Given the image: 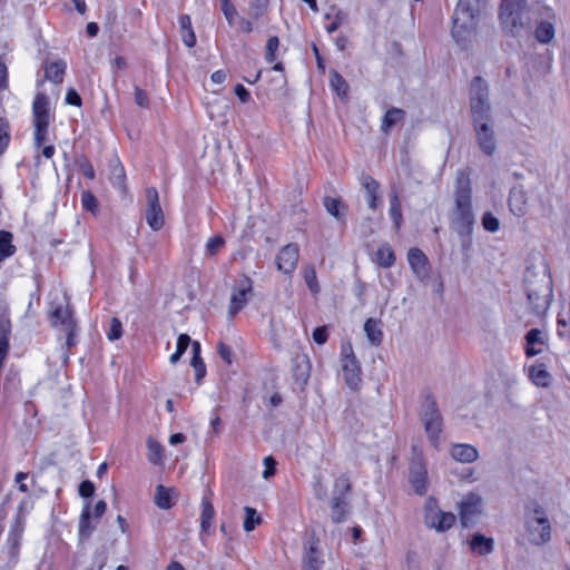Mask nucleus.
<instances>
[{
	"instance_id": "nucleus-1",
	"label": "nucleus",
	"mask_w": 570,
	"mask_h": 570,
	"mask_svg": "<svg viewBox=\"0 0 570 570\" xmlns=\"http://www.w3.org/2000/svg\"><path fill=\"white\" fill-rule=\"evenodd\" d=\"M451 228L460 236H469L474 225L472 188L469 175L459 170L454 190V207L450 213Z\"/></svg>"
},
{
	"instance_id": "nucleus-2",
	"label": "nucleus",
	"mask_w": 570,
	"mask_h": 570,
	"mask_svg": "<svg viewBox=\"0 0 570 570\" xmlns=\"http://www.w3.org/2000/svg\"><path fill=\"white\" fill-rule=\"evenodd\" d=\"M527 308L537 316H543L553 298L552 278L547 269H528L524 277Z\"/></svg>"
},
{
	"instance_id": "nucleus-3",
	"label": "nucleus",
	"mask_w": 570,
	"mask_h": 570,
	"mask_svg": "<svg viewBox=\"0 0 570 570\" xmlns=\"http://www.w3.org/2000/svg\"><path fill=\"white\" fill-rule=\"evenodd\" d=\"M550 17V8L537 4L527 9L520 0L504 3L501 7L500 21L502 27L512 35H519L528 26L530 19Z\"/></svg>"
},
{
	"instance_id": "nucleus-4",
	"label": "nucleus",
	"mask_w": 570,
	"mask_h": 570,
	"mask_svg": "<svg viewBox=\"0 0 570 570\" xmlns=\"http://www.w3.org/2000/svg\"><path fill=\"white\" fill-rule=\"evenodd\" d=\"M479 0H459L453 13L451 35L461 47H466L475 33Z\"/></svg>"
},
{
	"instance_id": "nucleus-5",
	"label": "nucleus",
	"mask_w": 570,
	"mask_h": 570,
	"mask_svg": "<svg viewBox=\"0 0 570 570\" xmlns=\"http://www.w3.org/2000/svg\"><path fill=\"white\" fill-rule=\"evenodd\" d=\"M525 529L532 544L543 546L551 539L550 522L544 509L538 502H532L527 507Z\"/></svg>"
},
{
	"instance_id": "nucleus-6",
	"label": "nucleus",
	"mask_w": 570,
	"mask_h": 570,
	"mask_svg": "<svg viewBox=\"0 0 570 570\" xmlns=\"http://www.w3.org/2000/svg\"><path fill=\"white\" fill-rule=\"evenodd\" d=\"M52 120L50 114L49 98L39 92L36 95L32 102V122L35 127L33 144L40 148L46 141L49 140V126Z\"/></svg>"
},
{
	"instance_id": "nucleus-7",
	"label": "nucleus",
	"mask_w": 570,
	"mask_h": 570,
	"mask_svg": "<svg viewBox=\"0 0 570 570\" xmlns=\"http://www.w3.org/2000/svg\"><path fill=\"white\" fill-rule=\"evenodd\" d=\"M421 420L425 433L433 448L439 449L441 444L442 416L433 397L428 396L421 410Z\"/></svg>"
},
{
	"instance_id": "nucleus-8",
	"label": "nucleus",
	"mask_w": 570,
	"mask_h": 570,
	"mask_svg": "<svg viewBox=\"0 0 570 570\" xmlns=\"http://www.w3.org/2000/svg\"><path fill=\"white\" fill-rule=\"evenodd\" d=\"M470 104L473 119L490 120L489 88L481 77H475L471 82Z\"/></svg>"
},
{
	"instance_id": "nucleus-9",
	"label": "nucleus",
	"mask_w": 570,
	"mask_h": 570,
	"mask_svg": "<svg viewBox=\"0 0 570 570\" xmlns=\"http://www.w3.org/2000/svg\"><path fill=\"white\" fill-rule=\"evenodd\" d=\"M341 364L345 383L352 390L358 389L362 383V370L350 342H344L341 346Z\"/></svg>"
},
{
	"instance_id": "nucleus-10",
	"label": "nucleus",
	"mask_w": 570,
	"mask_h": 570,
	"mask_svg": "<svg viewBox=\"0 0 570 570\" xmlns=\"http://www.w3.org/2000/svg\"><path fill=\"white\" fill-rule=\"evenodd\" d=\"M455 522V515L452 512L442 511L434 498H429L424 504V523L428 528L438 532H445Z\"/></svg>"
},
{
	"instance_id": "nucleus-11",
	"label": "nucleus",
	"mask_w": 570,
	"mask_h": 570,
	"mask_svg": "<svg viewBox=\"0 0 570 570\" xmlns=\"http://www.w3.org/2000/svg\"><path fill=\"white\" fill-rule=\"evenodd\" d=\"M51 323L56 327H60L67 334V343L71 345V336L73 334L76 323L72 312L67 302L52 304L50 311Z\"/></svg>"
},
{
	"instance_id": "nucleus-12",
	"label": "nucleus",
	"mask_w": 570,
	"mask_h": 570,
	"mask_svg": "<svg viewBox=\"0 0 570 570\" xmlns=\"http://www.w3.org/2000/svg\"><path fill=\"white\" fill-rule=\"evenodd\" d=\"M146 222L153 230L157 232L165 224V215L159 204V195L156 188L149 187L146 189Z\"/></svg>"
},
{
	"instance_id": "nucleus-13",
	"label": "nucleus",
	"mask_w": 570,
	"mask_h": 570,
	"mask_svg": "<svg viewBox=\"0 0 570 570\" xmlns=\"http://www.w3.org/2000/svg\"><path fill=\"white\" fill-rule=\"evenodd\" d=\"M253 282L249 277L243 276L233 287L228 314L235 316L247 304L248 295L252 294Z\"/></svg>"
},
{
	"instance_id": "nucleus-14",
	"label": "nucleus",
	"mask_w": 570,
	"mask_h": 570,
	"mask_svg": "<svg viewBox=\"0 0 570 570\" xmlns=\"http://www.w3.org/2000/svg\"><path fill=\"white\" fill-rule=\"evenodd\" d=\"M482 512V499L476 493H468L459 503V514L463 527L471 525Z\"/></svg>"
},
{
	"instance_id": "nucleus-15",
	"label": "nucleus",
	"mask_w": 570,
	"mask_h": 570,
	"mask_svg": "<svg viewBox=\"0 0 570 570\" xmlns=\"http://www.w3.org/2000/svg\"><path fill=\"white\" fill-rule=\"evenodd\" d=\"M490 120L473 119L476 141L480 149L488 156H492L497 149V141Z\"/></svg>"
},
{
	"instance_id": "nucleus-16",
	"label": "nucleus",
	"mask_w": 570,
	"mask_h": 570,
	"mask_svg": "<svg viewBox=\"0 0 570 570\" xmlns=\"http://www.w3.org/2000/svg\"><path fill=\"white\" fill-rule=\"evenodd\" d=\"M299 258V248L297 244H287L276 257L277 269L284 274L292 275Z\"/></svg>"
},
{
	"instance_id": "nucleus-17",
	"label": "nucleus",
	"mask_w": 570,
	"mask_h": 570,
	"mask_svg": "<svg viewBox=\"0 0 570 570\" xmlns=\"http://www.w3.org/2000/svg\"><path fill=\"white\" fill-rule=\"evenodd\" d=\"M410 482L417 494L423 495L426 493L429 484L428 471L421 459L413 461L411 464Z\"/></svg>"
},
{
	"instance_id": "nucleus-18",
	"label": "nucleus",
	"mask_w": 570,
	"mask_h": 570,
	"mask_svg": "<svg viewBox=\"0 0 570 570\" xmlns=\"http://www.w3.org/2000/svg\"><path fill=\"white\" fill-rule=\"evenodd\" d=\"M407 261L413 273L420 279L428 278L430 275V266L426 255L419 248H411L407 253Z\"/></svg>"
},
{
	"instance_id": "nucleus-19",
	"label": "nucleus",
	"mask_w": 570,
	"mask_h": 570,
	"mask_svg": "<svg viewBox=\"0 0 570 570\" xmlns=\"http://www.w3.org/2000/svg\"><path fill=\"white\" fill-rule=\"evenodd\" d=\"M510 212L517 217H523L529 212L527 193L522 188H513L509 195Z\"/></svg>"
},
{
	"instance_id": "nucleus-20",
	"label": "nucleus",
	"mask_w": 570,
	"mask_h": 570,
	"mask_svg": "<svg viewBox=\"0 0 570 570\" xmlns=\"http://www.w3.org/2000/svg\"><path fill=\"white\" fill-rule=\"evenodd\" d=\"M450 455L460 463H473L479 459V451L471 444L455 443L450 448Z\"/></svg>"
},
{
	"instance_id": "nucleus-21",
	"label": "nucleus",
	"mask_w": 570,
	"mask_h": 570,
	"mask_svg": "<svg viewBox=\"0 0 570 570\" xmlns=\"http://www.w3.org/2000/svg\"><path fill=\"white\" fill-rule=\"evenodd\" d=\"M552 17H553V14H552V11L550 10V17L537 16V18H534V20L541 19V21L538 23L535 31H534L535 39L540 43H549L554 39V36H556L554 24L552 21L547 20V19H551Z\"/></svg>"
},
{
	"instance_id": "nucleus-22",
	"label": "nucleus",
	"mask_w": 570,
	"mask_h": 570,
	"mask_svg": "<svg viewBox=\"0 0 570 570\" xmlns=\"http://www.w3.org/2000/svg\"><path fill=\"white\" fill-rule=\"evenodd\" d=\"M527 347H525V355L528 357L535 356L543 352L541 346L546 344V335L542 331L538 328L530 330L527 335Z\"/></svg>"
},
{
	"instance_id": "nucleus-23",
	"label": "nucleus",
	"mask_w": 570,
	"mask_h": 570,
	"mask_svg": "<svg viewBox=\"0 0 570 570\" xmlns=\"http://www.w3.org/2000/svg\"><path fill=\"white\" fill-rule=\"evenodd\" d=\"M331 519L335 523L343 522L350 511V503L344 495H333L330 501Z\"/></svg>"
},
{
	"instance_id": "nucleus-24",
	"label": "nucleus",
	"mask_w": 570,
	"mask_h": 570,
	"mask_svg": "<svg viewBox=\"0 0 570 570\" xmlns=\"http://www.w3.org/2000/svg\"><path fill=\"white\" fill-rule=\"evenodd\" d=\"M529 380L539 387H548L551 383V374L542 363H535L528 368Z\"/></svg>"
},
{
	"instance_id": "nucleus-25",
	"label": "nucleus",
	"mask_w": 570,
	"mask_h": 570,
	"mask_svg": "<svg viewBox=\"0 0 570 570\" xmlns=\"http://www.w3.org/2000/svg\"><path fill=\"white\" fill-rule=\"evenodd\" d=\"M362 187L366 191L367 205L371 209L377 208L380 184L370 175H362L360 178Z\"/></svg>"
},
{
	"instance_id": "nucleus-26",
	"label": "nucleus",
	"mask_w": 570,
	"mask_h": 570,
	"mask_svg": "<svg viewBox=\"0 0 570 570\" xmlns=\"http://www.w3.org/2000/svg\"><path fill=\"white\" fill-rule=\"evenodd\" d=\"M323 563L316 542L311 541L303 558V570H321Z\"/></svg>"
},
{
	"instance_id": "nucleus-27",
	"label": "nucleus",
	"mask_w": 570,
	"mask_h": 570,
	"mask_svg": "<svg viewBox=\"0 0 570 570\" xmlns=\"http://www.w3.org/2000/svg\"><path fill=\"white\" fill-rule=\"evenodd\" d=\"M364 332L368 342L373 346H379L383 342L382 322L376 318H367L364 323Z\"/></svg>"
},
{
	"instance_id": "nucleus-28",
	"label": "nucleus",
	"mask_w": 570,
	"mask_h": 570,
	"mask_svg": "<svg viewBox=\"0 0 570 570\" xmlns=\"http://www.w3.org/2000/svg\"><path fill=\"white\" fill-rule=\"evenodd\" d=\"M179 31L183 42L188 48L196 46L197 39L193 29L191 19L188 14H181L178 18Z\"/></svg>"
},
{
	"instance_id": "nucleus-29",
	"label": "nucleus",
	"mask_w": 570,
	"mask_h": 570,
	"mask_svg": "<svg viewBox=\"0 0 570 570\" xmlns=\"http://www.w3.org/2000/svg\"><path fill=\"white\" fill-rule=\"evenodd\" d=\"M470 548L479 556H487L493 551L494 542L492 538H487L481 533H475L470 541Z\"/></svg>"
},
{
	"instance_id": "nucleus-30",
	"label": "nucleus",
	"mask_w": 570,
	"mask_h": 570,
	"mask_svg": "<svg viewBox=\"0 0 570 570\" xmlns=\"http://www.w3.org/2000/svg\"><path fill=\"white\" fill-rule=\"evenodd\" d=\"M67 63L63 60L52 61L45 66V78L55 83H61L66 72Z\"/></svg>"
},
{
	"instance_id": "nucleus-31",
	"label": "nucleus",
	"mask_w": 570,
	"mask_h": 570,
	"mask_svg": "<svg viewBox=\"0 0 570 570\" xmlns=\"http://www.w3.org/2000/svg\"><path fill=\"white\" fill-rule=\"evenodd\" d=\"M375 262L383 268H389L395 263L393 248L389 244L381 245L375 253Z\"/></svg>"
},
{
	"instance_id": "nucleus-32",
	"label": "nucleus",
	"mask_w": 570,
	"mask_h": 570,
	"mask_svg": "<svg viewBox=\"0 0 570 570\" xmlns=\"http://www.w3.org/2000/svg\"><path fill=\"white\" fill-rule=\"evenodd\" d=\"M405 116L404 110L400 108H391L386 111L381 121V130L387 134L393 126L400 122Z\"/></svg>"
},
{
	"instance_id": "nucleus-33",
	"label": "nucleus",
	"mask_w": 570,
	"mask_h": 570,
	"mask_svg": "<svg viewBox=\"0 0 570 570\" xmlns=\"http://www.w3.org/2000/svg\"><path fill=\"white\" fill-rule=\"evenodd\" d=\"M148 448V460L153 464H161L164 461V446L157 442L155 439L149 438L147 440Z\"/></svg>"
},
{
	"instance_id": "nucleus-34",
	"label": "nucleus",
	"mask_w": 570,
	"mask_h": 570,
	"mask_svg": "<svg viewBox=\"0 0 570 570\" xmlns=\"http://www.w3.org/2000/svg\"><path fill=\"white\" fill-rule=\"evenodd\" d=\"M14 246L12 245V234L0 230V262L13 255Z\"/></svg>"
},
{
	"instance_id": "nucleus-35",
	"label": "nucleus",
	"mask_w": 570,
	"mask_h": 570,
	"mask_svg": "<svg viewBox=\"0 0 570 570\" xmlns=\"http://www.w3.org/2000/svg\"><path fill=\"white\" fill-rule=\"evenodd\" d=\"M171 492V489L158 485L155 495L156 505L160 509H169L173 505Z\"/></svg>"
},
{
	"instance_id": "nucleus-36",
	"label": "nucleus",
	"mask_w": 570,
	"mask_h": 570,
	"mask_svg": "<svg viewBox=\"0 0 570 570\" xmlns=\"http://www.w3.org/2000/svg\"><path fill=\"white\" fill-rule=\"evenodd\" d=\"M324 206L330 215L335 217L337 220L344 219V212L346 207L341 203L338 198L326 197L324 198Z\"/></svg>"
},
{
	"instance_id": "nucleus-37",
	"label": "nucleus",
	"mask_w": 570,
	"mask_h": 570,
	"mask_svg": "<svg viewBox=\"0 0 570 570\" xmlns=\"http://www.w3.org/2000/svg\"><path fill=\"white\" fill-rule=\"evenodd\" d=\"M215 517L213 504L208 500L202 502L200 527L203 531H208Z\"/></svg>"
},
{
	"instance_id": "nucleus-38",
	"label": "nucleus",
	"mask_w": 570,
	"mask_h": 570,
	"mask_svg": "<svg viewBox=\"0 0 570 570\" xmlns=\"http://www.w3.org/2000/svg\"><path fill=\"white\" fill-rule=\"evenodd\" d=\"M390 216L396 228H400L403 217L399 195L394 191L390 198Z\"/></svg>"
},
{
	"instance_id": "nucleus-39",
	"label": "nucleus",
	"mask_w": 570,
	"mask_h": 570,
	"mask_svg": "<svg viewBox=\"0 0 570 570\" xmlns=\"http://www.w3.org/2000/svg\"><path fill=\"white\" fill-rule=\"evenodd\" d=\"M244 511L245 520L243 527L246 532H250L255 529L256 525L261 524L262 518L258 515L254 508L245 507Z\"/></svg>"
},
{
	"instance_id": "nucleus-40",
	"label": "nucleus",
	"mask_w": 570,
	"mask_h": 570,
	"mask_svg": "<svg viewBox=\"0 0 570 570\" xmlns=\"http://www.w3.org/2000/svg\"><path fill=\"white\" fill-rule=\"evenodd\" d=\"M190 344V337L188 334H180L177 338L176 351L169 357L171 364H176L183 354L186 352L187 347Z\"/></svg>"
},
{
	"instance_id": "nucleus-41",
	"label": "nucleus",
	"mask_w": 570,
	"mask_h": 570,
	"mask_svg": "<svg viewBox=\"0 0 570 570\" xmlns=\"http://www.w3.org/2000/svg\"><path fill=\"white\" fill-rule=\"evenodd\" d=\"M269 0H250L248 13L250 18L258 20L262 18L268 8Z\"/></svg>"
},
{
	"instance_id": "nucleus-42",
	"label": "nucleus",
	"mask_w": 570,
	"mask_h": 570,
	"mask_svg": "<svg viewBox=\"0 0 570 570\" xmlns=\"http://www.w3.org/2000/svg\"><path fill=\"white\" fill-rule=\"evenodd\" d=\"M330 83L332 89L338 95V96H346L348 86L345 81V79L336 71H333L331 73Z\"/></svg>"
},
{
	"instance_id": "nucleus-43",
	"label": "nucleus",
	"mask_w": 570,
	"mask_h": 570,
	"mask_svg": "<svg viewBox=\"0 0 570 570\" xmlns=\"http://www.w3.org/2000/svg\"><path fill=\"white\" fill-rule=\"evenodd\" d=\"M303 276L309 291L314 294H317L320 292V285L317 282L315 268L313 266H306L304 268Z\"/></svg>"
},
{
	"instance_id": "nucleus-44",
	"label": "nucleus",
	"mask_w": 570,
	"mask_h": 570,
	"mask_svg": "<svg viewBox=\"0 0 570 570\" xmlns=\"http://www.w3.org/2000/svg\"><path fill=\"white\" fill-rule=\"evenodd\" d=\"M224 244L225 240L220 235L210 237L205 246L206 254L215 256L224 247Z\"/></svg>"
},
{
	"instance_id": "nucleus-45",
	"label": "nucleus",
	"mask_w": 570,
	"mask_h": 570,
	"mask_svg": "<svg viewBox=\"0 0 570 570\" xmlns=\"http://www.w3.org/2000/svg\"><path fill=\"white\" fill-rule=\"evenodd\" d=\"M482 226L487 232L495 233L500 229V220L490 212L482 216Z\"/></svg>"
},
{
	"instance_id": "nucleus-46",
	"label": "nucleus",
	"mask_w": 570,
	"mask_h": 570,
	"mask_svg": "<svg viewBox=\"0 0 570 570\" xmlns=\"http://www.w3.org/2000/svg\"><path fill=\"white\" fill-rule=\"evenodd\" d=\"M279 47V40L277 37H271L268 38L266 42V52H265V59L267 62H273L276 59V51Z\"/></svg>"
},
{
	"instance_id": "nucleus-47",
	"label": "nucleus",
	"mask_w": 570,
	"mask_h": 570,
	"mask_svg": "<svg viewBox=\"0 0 570 570\" xmlns=\"http://www.w3.org/2000/svg\"><path fill=\"white\" fill-rule=\"evenodd\" d=\"M350 480L345 475L338 476L334 482V494L333 495H344L346 498V494L350 491Z\"/></svg>"
},
{
	"instance_id": "nucleus-48",
	"label": "nucleus",
	"mask_w": 570,
	"mask_h": 570,
	"mask_svg": "<svg viewBox=\"0 0 570 570\" xmlns=\"http://www.w3.org/2000/svg\"><path fill=\"white\" fill-rule=\"evenodd\" d=\"M121 335H122L121 322L117 317L111 318L110 326L107 332L108 340L116 341V340H119L121 337Z\"/></svg>"
},
{
	"instance_id": "nucleus-49",
	"label": "nucleus",
	"mask_w": 570,
	"mask_h": 570,
	"mask_svg": "<svg viewBox=\"0 0 570 570\" xmlns=\"http://www.w3.org/2000/svg\"><path fill=\"white\" fill-rule=\"evenodd\" d=\"M347 13L344 12V11H337L335 14H334V19L333 21L326 27V31L328 33H333L335 32L343 23H345L347 21Z\"/></svg>"
},
{
	"instance_id": "nucleus-50",
	"label": "nucleus",
	"mask_w": 570,
	"mask_h": 570,
	"mask_svg": "<svg viewBox=\"0 0 570 570\" xmlns=\"http://www.w3.org/2000/svg\"><path fill=\"white\" fill-rule=\"evenodd\" d=\"M222 1V11L229 24L234 23V20L237 16V10L235 6L229 0H220Z\"/></svg>"
},
{
	"instance_id": "nucleus-51",
	"label": "nucleus",
	"mask_w": 570,
	"mask_h": 570,
	"mask_svg": "<svg viewBox=\"0 0 570 570\" xmlns=\"http://www.w3.org/2000/svg\"><path fill=\"white\" fill-rule=\"evenodd\" d=\"M81 203L85 209L95 213L98 207L96 197L90 191L82 193Z\"/></svg>"
},
{
	"instance_id": "nucleus-52",
	"label": "nucleus",
	"mask_w": 570,
	"mask_h": 570,
	"mask_svg": "<svg viewBox=\"0 0 570 570\" xmlns=\"http://www.w3.org/2000/svg\"><path fill=\"white\" fill-rule=\"evenodd\" d=\"M190 365L194 367L196 373V382L199 383L206 375V366L202 357L191 358Z\"/></svg>"
},
{
	"instance_id": "nucleus-53",
	"label": "nucleus",
	"mask_w": 570,
	"mask_h": 570,
	"mask_svg": "<svg viewBox=\"0 0 570 570\" xmlns=\"http://www.w3.org/2000/svg\"><path fill=\"white\" fill-rule=\"evenodd\" d=\"M8 129V122L4 119H0V155L3 153L9 142Z\"/></svg>"
},
{
	"instance_id": "nucleus-54",
	"label": "nucleus",
	"mask_w": 570,
	"mask_h": 570,
	"mask_svg": "<svg viewBox=\"0 0 570 570\" xmlns=\"http://www.w3.org/2000/svg\"><path fill=\"white\" fill-rule=\"evenodd\" d=\"M134 95H135V102L141 107V108H148L149 107V98L145 90H142L139 87L134 88Z\"/></svg>"
},
{
	"instance_id": "nucleus-55",
	"label": "nucleus",
	"mask_w": 570,
	"mask_h": 570,
	"mask_svg": "<svg viewBox=\"0 0 570 570\" xmlns=\"http://www.w3.org/2000/svg\"><path fill=\"white\" fill-rule=\"evenodd\" d=\"M112 184L118 188L125 187V170L124 167L117 166L112 169Z\"/></svg>"
},
{
	"instance_id": "nucleus-56",
	"label": "nucleus",
	"mask_w": 570,
	"mask_h": 570,
	"mask_svg": "<svg viewBox=\"0 0 570 570\" xmlns=\"http://www.w3.org/2000/svg\"><path fill=\"white\" fill-rule=\"evenodd\" d=\"M89 519H90V502H87L82 509L79 529L80 532L83 533L87 529H89Z\"/></svg>"
},
{
	"instance_id": "nucleus-57",
	"label": "nucleus",
	"mask_w": 570,
	"mask_h": 570,
	"mask_svg": "<svg viewBox=\"0 0 570 570\" xmlns=\"http://www.w3.org/2000/svg\"><path fill=\"white\" fill-rule=\"evenodd\" d=\"M312 336H313V340L315 343H317L318 345H323L324 343H326V341L328 338L327 327L326 326L316 327L313 331Z\"/></svg>"
},
{
	"instance_id": "nucleus-58",
	"label": "nucleus",
	"mask_w": 570,
	"mask_h": 570,
	"mask_svg": "<svg viewBox=\"0 0 570 570\" xmlns=\"http://www.w3.org/2000/svg\"><path fill=\"white\" fill-rule=\"evenodd\" d=\"M218 354L226 362V364L230 365L233 363V352L228 345L220 342L218 344Z\"/></svg>"
},
{
	"instance_id": "nucleus-59",
	"label": "nucleus",
	"mask_w": 570,
	"mask_h": 570,
	"mask_svg": "<svg viewBox=\"0 0 570 570\" xmlns=\"http://www.w3.org/2000/svg\"><path fill=\"white\" fill-rule=\"evenodd\" d=\"M263 462L265 465V470L263 472V478L268 479L275 474L276 461L274 460L273 456H266Z\"/></svg>"
},
{
	"instance_id": "nucleus-60",
	"label": "nucleus",
	"mask_w": 570,
	"mask_h": 570,
	"mask_svg": "<svg viewBox=\"0 0 570 570\" xmlns=\"http://www.w3.org/2000/svg\"><path fill=\"white\" fill-rule=\"evenodd\" d=\"M95 493V485L91 481H82L79 485V494L82 498H90Z\"/></svg>"
},
{
	"instance_id": "nucleus-61",
	"label": "nucleus",
	"mask_w": 570,
	"mask_h": 570,
	"mask_svg": "<svg viewBox=\"0 0 570 570\" xmlns=\"http://www.w3.org/2000/svg\"><path fill=\"white\" fill-rule=\"evenodd\" d=\"M235 95L243 104L248 102L250 99L249 91L240 83L235 86Z\"/></svg>"
},
{
	"instance_id": "nucleus-62",
	"label": "nucleus",
	"mask_w": 570,
	"mask_h": 570,
	"mask_svg": "<svg viewBox=\"0 0 570 570\" xmlns=\"http://www.w3.org/2000/svg\"><path fill=\"white\" fill-rule=\"evenodd\" d=\"M66 102L72 106H80L81 98L75 89H69L66 95Z\"/></svg>"
},
{
	"instance_id": "nucleus-63",
	"label": "nucleus",
	"mask_w": 570,
	"mask_h": 570,
	"mask_svg": "<svg viewBox=\"0 0 570 570\" xmlns=\"http://www.w3.org/2000/svg\"><path fill=\"white\" fill-rule=\"evenodd\" d=\"M81 173L88 178L94 179L95 178V169L89 161H85L80 165Z\"/></svg>"
},
{
	"instance_id": "nucleus-64",
	"label": "nucleus",
	"mask_w": 570,
	"mask_h": 570,
	"mask_svg": "<svg viewBox=\"0 0 570 570\" xmlns=\"http://www.w3.org/2000/svg\"><path fill=\"white\" fill-rule=\"evenodd\" d=\"M314 492L318 499H323L326 494V489L321 479H317L314 483Z\"/></svg>"
}]
</instances>
